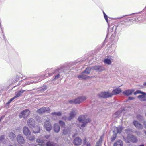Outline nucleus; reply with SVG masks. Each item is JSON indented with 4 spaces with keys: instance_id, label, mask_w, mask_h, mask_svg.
<instances>
[{
    "instance_id": "26",
    "label": "nucleus",
    "mask_w": 146,
    "mask_h": 146,
    "mask_svg": "<svg viewBox=\"0 0 146 146\" xmlns=\"http://www.w3.org/2000/svg\"><path fill=\"white\" fill-rule=\"evenodd\" d=\"M70 128L68 127H65L63 130V133L64 135L67 134L70 132Z\"/></svg>"
},
{
    "instance_id": "12",
    "label": "nucleus",
    "mask_w": 146,
    "mask_h": 146,
    "mask_svg": "<svg viewBox=\"0 0 146 146\" xmlns=\"http://www.w3.org/2000/svg\"><path fill=\"white\" fill-rule=\"evenodd\" d=\"M35 121L33 118H30L28 120V125L30 128H32L34 127L35 125Z\"/></svg>"
},
{
    "instance_id": "6",
    "label": "nucleus",
    "mask_w": 146,
    "mask_h": 146,
    "mask_svg": "<svg viewBox=\"0 0 146 146\" xmlns=\"http://www.w3.org/2000/svg\"><path fill=\"white\" fill-rule=\"evenodd\" d=\"M45 76V75L44 74V73H43L39 76L36 77L35 80H36V81H33V82L29 81L27 83L25 84V85H29L33 83H36L39 82L44 79V77Z\"/></svg>"
},
{
    "instance_id": "42",
    "label": "nucleus",
    "mask_w": 146,
    "mask_h": 146,
    "mask_svg": "<svg viewBox=\"0 0 146 146\" xmlns=\"http://www.w3.org/2000/svg\"><path fill=\"white\" fill-rule=\"evenodd\" d=\"M15 99V98H14V97L11 98L10 100H9L8 102H7V104H9L14 99Z\"/></svg>"
},
{
    "instance_id": "20",
    "label": "nucleus",
    "mask_w": 146,
    "mask_h": 146,
    "mask_svg": "<svg viewBox=\"0 0 146 146\" xmlns=\"http://www.w3.org/2000/svg\"><path fill=\"white\" fill-rule=\"evenodd\" d=\"M133 89H128L123 91V94L126 96H129L131 95L134 91Z\"/></svg>"
},
{
    "instance_id": "46",
    "label": "nucleus",
    "mask_w": 146,
    "mask_h": 146,
    "mask_svg": "<svg viewBox=\"0 0 146 146\" xmlns=\"http://www.w3.org/2000/svg\"><path fill=\"white\" fill-rule=\"evenodd\" d=\"M66 118V117H62V119H65Z\"/></svg>"
},
{
    "instance_id": "33",
    "label": "nucleus",
    "mask_w": 146,
    "mask_h": 146,
    "mask_svg": "<svg viewBox=\"0 0 146 146\" xmlns=\"http://www.w3.org/2000/svg\"><path fill=\"white\" fill-rule=\"evenodd\" d=\"M82 146H91V145L90 143L89 142L86 143V141L85 140L84 141V143Z\"/></svg>"
},
{
    "instance_id": "32",
    "label": "nucleus",
    "mask_w": 146,
    "mask_h": 146,
    "mask_svg": "<svg viewBox=\"0 0 146 146\" xmlns=\"http://www.w3.org/2000/svg\"><path fill=\"white\" fill-rule=\"evenodd\" d=\"M122 111H118L116 112L113 115L115 117H119L120 115V114L122 113Z\"/></svg>"
},
{
    "instance_id": "10",
    "label": "nucleus",
    "mask_w": 146,
    "mask_h": 146,
    "mask_svg": "<svg viewBox=\"0 0 146 146\" xmlns=\"http://www.w3.org/2000/svg\"><path fill=\"white\" fill-rule=\"evenodd\" d=\"M49 120H47L44 123V127L47 131H50L51 130L52 126L49 121Z\"/></svg>"
},
{
    "instance_id": "38",
    "label": "nucleus",
    "mask_w": 146,
    "mask_h": 146,
    "mask_svg": "<svg viewBox=\"0 0 146 146\" xmlns=\"http://www.w3.org/2000/svg\"><path fill=\"white\" fill-rule=\"evenodd\" d=\"M143 92H142L140 90H137L136 92H135L134 93V94L135 95H136L137 94H141Z\"/></svg>"
},
{
    "instance_id": "48",
    "label": "nucleus",
    "mask_w": 146,
    "mask_h": 146,
    "mask_svg": "<svg viewBox=\"0 0 146 146\" xmlns=\"http://www.w3.org/2000/svg\"><path fill=\"white\" fill-rule=\"evenodd\" d=\"M139 146H144V145L143 144H142L141 145H139Z\"/></svg>"
},
{
    "instance_id": "40",
    "label": "nucleus",
    "mask_w": 146,
    "mask_h": 146,
    "mask_svg": "<svg viewBox=\"0 0 146 146\" xmlns=\"http://www.w3.org/2000/svg\"><path fill=\"white\" fill-rule=\"evenodd\" d=\"M103 14H104V17L106 21V22L107 23H108V21L107 15L105 13H104V12H103Z\"/></svg>"
},
{
    "instance_id": "43",
    "label": "nucleus",
    "mask_w": 146,
    "mask_h": 146,
    "mask_svg": "<svg viewBox=\"0 0 146 146\" xmlns=\"http://www.w3.org/2000/svg\"><path fill=\"white\" fill-rule=\"evenodd\" d=\"M135 99V98L131 97H129L128 98V99L130 100H133Z\"/></svg>"
},
{
    "instance_id": "51",
    "label": "nucleus",
    "mask_w": 146,
    "mask_h": 146,
    "mask_svg": "<svg viewBox=\"0 0 146 146\" xmlns=\"http://www.w3.org/2000/svg\"><path fill=\"white\" fill-rule=\"evenodd\" d=\"M145 115H146V113L145 114Z\"/></svg>"
},
{
    "instance_id": "2",
    "label": "nucleus",
    "mask_w": 146,
    "mask_h": 146,
    "mask_svg": "<svg viewBox=\"0 0 146 146\" xmlns=\"http://www.w3.org/2000/svg\"><path fill=\"white\" fill-rule=\"evenodd\" d=\"M78 120L79 122L82 123L80 127V129H82L83 128L85 127L86 123L90 121V119L87 118V115H85L79 116L78 118Z\"/></svg>"
},
{
    "instance_id": "49",
    "label": "nucleus",
    "mask_w": 146,
    "mask_h": 146,
    "mask_svg": "<svg viewBox=\"0 0 146 146\" xmlns=\"http://www.w3.org/2000/svg\"><path fill=\"white\" fill-rule=\"evenodd\" d=\"M144 85H145V86H146V82L144 83Z\"/></svg>"
},
{
    "instance_id": "23",
    "label": "nucleus",
    "mask_w": 146,
    "mask_h": 146,
    "mask_svg": "<svg viewBox=\"0 0 146 146\" xmlns=\"http://www.w3.org/2000/svg\"><path fill=\"white\" fill-rule=\"evenodd\" d=\"M123 143L122 141L119 140L114 143V146H122Z\"/></svg>"
},
{
    "instance_id": "3",
    "label": "nucleus",
    "mask_w": 146,
    "mask_h": 146,
    "mask_svg": "<svg viewBox=\"0 0 146 146\" xmlns=\"http://www.w3.org/2000/svg\"><path fill=\"white\" fill-rule=\"evenodd\" d=\"M23 132L24 134L27 136V138L28 139L31 141H33L34 139V136L31 134L27 127H23Z\"/></svg>"
},
{
    "instance_id": "27",
    "label": "nucleus",
    "mask_w": 146,
    "mask_h": 146,
    "mask_svg": "<svg viewBox=\"0 0 146 146\" xmlns=\"http://www.w3.org/2000/svg\"><path fill=\"white\" fill-rule=\"evenodd\" d=\"M25 90H22L19 91L16 94L15 96L14 97V98H16L19 97L21 94L23 93Z\"/></svg>"
},
{
    "instance_id": "22",
    "label": "nucleus",
    "mask_w": 146,
    "mask_h": 146,
    "mask_svg": "<svg viewBox=\"0 0 146 146\" xmlns=\"http://www.w3.org/2000/svg\"><path fill=\"white\" fill-rule=\"evenodd\" d=\"M8 135L9 138L12 141H13L15 137V135L12 132L9 133Z\"/></svg>"
},
{
    "instance_id": "1",
    "label": "nucleus",
    "mask_w": 146,
    "mask_h": 146,
    "mask_svg": "<svg viewBox=\"0 0 146 146\" xmlns=\"http://www.w3.org/2000/svg\"><path fill=\"white\" fill-rule=\"evenodd\" d=\"M121 90L120 88H117L113 90L111 93L108 92H103L99 93L98 96L99 97L104 98L111 97L113 95H115L120 93Z\"/></svg>"
},
{
    "instance_id": "13",
    "label": "nucleus",
    "mask_w": 146,
    "mask_h": 146,
    "mask_svg": "<svg viewBox=\"0 0 146 146\" xmlns=\"http://www.w3.org/2000/svg\"><path fill=\"white\" fill-rule=\"evenodd\" d=\"M77 112L76 110L75 109L73 110L69 114V116L68 118V119L69 120H71L76 115Z\"/></svg>"
},
{
    "instance_id": "50",
    "label": "nucleus",
    "mask_w": 146,
    "mask_h": 146,
    "mask_svg": "<svg viewBox=\"0 0 146 146\" xmlns=\"http://www.w3.org/2000/svg\"><path fill=\"white\" fill-rule=\"evenodd\" d=\"M45 72H48V70H46Z\"/></svg>"
},
{
    "instance_id": "9",
    "label": "nucleus",
    "mask_w": 146,
    "mask_h": 146,
    "mask_svg": "<svg viewBox=\"0 0 146 146\" xmlns=\"http://www.w3.org/2000/svg\"><path fill=\"white\" fill-rule=\"evenodd\" d=\"M46 111L48 113L50 112V110L49 107H43L37 111V112L39 114L43 113Z\"/></svg>"
},
{
    "instance_id": "36",
    "label": "nucleus",
    "mask_w": 146,
    "mask_h": 146,
    "mask_svg": "<svg viewBox=\"0 0 146 146\" xmlns=\"http://www.w3.org/2000/svg\"><path fill=\"white\" fill-rule=\"evenodd\" d=\"M46 145L47 146H55L53 143L50 141L47 142Z\"/></svg>"
},
{
    "instance_id": "30",
    "label": "nucleus",
    "mask_w": 146,
    "mask_h": 146,
    "mask_svg": "<svg viewBox=\"0 0 146 146\" xmlns=\"http://www.w3.org/2000/svg\"><path fill=\"white\" fill-rule=\"evenodd\" d=\"M33 131L34 133H39L40 131V127L38 126L36 127L35 129L33 130Z\"/></svg>"
},
{
    "instance_id": "5",
    "label": "nucleus",
    "mask_w": 146,
    "mask_h": 146,
    "mask_svg": "<svg viewBox=\"0 0 146 146\" xmlns=\"http://www.w3.org/2000/svg\"><path fill=\"white\" fill-rule=\"evenodd\" d=\"M125 141L127 143L131 142L136 143L137 141V138L134 136L131 135H129L126 138H124Z\"/></svg>"
},
{
    "instance_id": "29",
    "label": "nucleus",
    "mask_w": 146,
    "mask_h": 146,
    "mask_svg": "<svg viewBox=\"0 0 146 146\" xmlns=\"http://www.w3.org/2000/svg\"><path fill=\"white\" fill-rule=\"evenodd\" d=\"M51 115L54 116H60L62 115V113L61 112H53L52 113Z\"/></svg>"
},
{
    "instance_id": "4",
    "label": "nucleus",
    "mask_w": 146,
    "mask_h": 146,
    "mask_svg": "<svg viewBox=\"0 0 146 146\" xmlns=\"http://www.w3.org/2000/svg\"><path fill=\"white\" fill-rule=\"evenodd\" d=\"M86 98V97L85 96L80 97L74 100L69 101V102L71 104L72 103L79 104L85 100Z\"/></svg>"
},
{
    "instance_id": "25",
    "label": "nucleus",
    "mask_w": 146,
    "mask_h": 146,
    "mask_svg": "<svg viewBox=\"0 0 146 146\" xmlns=\"http://www.w3.org/2000/svg\"><path fill=\"white\" fill-rule=\"evenodd\" d=\"M88 77L87 76L84 74H82L78 76V78L80 80L86 79Z\"/></svg>"
},
{
    "instance_id": "31",
    "label": "nucleus",
    "mask_w": 146,
    "mask_h": 146,
    "mask_svg": "<svg viewBox=\"0 0 146 146\" xmlns=\"http://www.w3.org/2000/svg\"><path fill=\"white\" fill-rule=\"evenodd\" d=\"M44 139H41L40 138L36 140V142L39 143L40 145H42V144L44 142Z\"/></svg>"
},
{
    "instance_id": "41",
    "label": "nucleus",
    "mask_w": 146,
    "mask_h": 146,
    "mask_svg": "<svg viewBox=\"0 0 146 146\" xmlns=\"http://www.w3.org/2000/svg\"><path fill=\"white\" fill-rule=\"evenodd\" d=\"M132 131V129H127L126 131V132L127 133H128L129 132L130 133Z\"/></svg>"
},
{
    "instance_id": "24",
    "label": "nucleus",
    "mask_w": 146,
    "mask_h": 146,
    "mask_svg": "<svg viewBox=\"0 0 146 146\" xmlns=\"http://www.w3.org/2000/svg\"><path fill=\"white\" fill-rule=\"evenodd\" d=\"M103 138V136H101L99 141L97 142L96 146H101V143Z\"/></svg>"
},
{
    "instance_id": "37",
    "label": "nucleus",
    "mask_w": 146,
    "mask_h": 146,
    "mask_svg": "<svg viewBox=\"0 0 146 146\" xmlns=\"http://www.w3.org/2000/svg\"><path fill=\"white\" fill-rule=\"evenodd\" d=\"M35 118L36 119L38 122H40L42 121V120L40 117L38 116H36Z\"/></svg>"
},
{
    "instance_id": "17",
    "label": "nucleus",
    "mask_w": 146,
    "mask_h": 146,
    "mask_svg": "<svg viewBox=\"0 0 146 146\" xmlns=\"http://www.w3.org/2000/svg\"><path fill=\"white\" fill-rule=\"evenodd\" d=\"M133 123L136 128L140 129H143V125L140 123H139L138 121H135L133 122Z\"/></svg>"
},
{
    "instance_id": "18",
    "label": "nucleus",
    "mask_w": 146,
    "mask_h": 146,
    "mask_svg": "<svg viewBox=\"0 0 146 146\" xmlns=\"http://www.w3.org/2000/svg\"><path fill=\"white\" fill-rule=\"evenodd\" d=\"M73 143L76 145H80L82 143V140L79 137H77L74 140Z\"/></svg>"
},
{
    "instance_id": "15",
    "label": "nucleus",
    "mask_w": 146,
    "mask_h": 146,
    "mask_svg": "<svg viewBox=\"0 0 146 146\" xmlns=\"http://www.w3.org/2000/svg\"><path fill=\"white\" fill-rule=\"evenodd\" d=\"M109 58L105 59L104 61V62L106 64L110 65L111 64L113 60V57L112 56H110V57H109Z\"/></svg>"
},
{
    "instance_id": "14",
    "label": "nucleus",
    "mask_w": 146,
    "mask_h": 146,
    "mask_svg": "<svg viewBox=\"0 0 146 146\" xmlns=\"http://www.w3.org/2000/svg\"><path fill=\"white\" fill-rule=\"evenodd\" d=\"M16 138L17 141L19 144H23L25 142V140L24 137L20 134L17 135Z\"/></svg>"
},
{
    "instance_id": "7",
    "label": "nucleus",
    "mask_w": 146,
    "mask_h": 146,
    "mask_svg": "<svg viewBox=\"0 0 146 146\" xmlns=\"http://www.w3.org/2000/svg\"><path fill=\"white\" fill-rule=\"evenodd\" d=\"M114 130L113 131V132L115 134H114L113 137L111 138V140L112 141H113L116 137V132H117V133H120L121 132L123 129V128L121 127H114Z\"/></svg>"
},
{
    "instance_id": "16",
    "label": "nucleus",
    "mask_w": 146,
    "mask_h": 146,
    "mask_svg": "<svg viewBox=\"0 0 146 146\" xmlns=\"http://www.w3.org/2000/svg\"><path fill=\"white\" fill-rule=\"evenodd\" d=\"M64 70L63 68H60V69H57L56 70V72H58V74L56 75L54 77H53V80H56L59 78L60 76V74L62 72V71L63 70Z\"/></svg>"
},
{
    "instance_id": "8",
    "label": "nucleus",
    "mask_w": 146,
    "mask_h": 146,
    "mask_svg": "<svg viewBox=\"0 0 146 146\" xmlns=\"http://www.w3.org/2000/svg\"><path fill=\"white\" fill-rule=\"evenodd\" d=\"M30 114V112L29 110H26L22 111L19 115L20 118L23 117L26 118Z\"/></svg>"
},
{
    "instance_id": "28",
    "label": "nucleus",
    "mask_w": 146,
    "mask_h": 146,
    "mask_svg": "<svg viewBox=\"0 0 146 146\" xmlns=\"http://www.w3.org/2000/svg\"><path fill=\"white\" fill-rule=\"evenodd\" d=\"M92 70V68L90 67H88L83 72V73H85L86 74H89L91 71Z\"/></svg>"
},
{
    "instance_id": "47",
    "label": "nucleus",
    "mask_w": 146,
    "mask_h": 146,
    "mask_svg": "<svg viewBox=\"0 0 146 146\" xmlns=\"http://www.w3.org/2000/svg\"><path fill=\"white\" fill-rule=\"evenodd\" d=\"M144 132L145 133V135H146V131L144 130Z\"/></svg>"
},
{
    "instance_id": "39",
    "label": "nucleus",
    "mask_w": 146,
    "mask_h": 146,
    "mask_svg": "<svg viewBox=\"0 0 146 146\" xmlns=\"http://www.w3.org/2000/svg\"><path fill=\"white\" fill-rule=\"evenodd\" d=\"M47 86H44L42 88L41 91L42 92H43L45 91L47 88Z\"/></svg>"
},
{
    "instance_id": "21",
    "label": "nucleus",
    "mask_w": 146,
    "mask_h": 146,
    "mask_svg": "<svg viewBox=\"0 0 146 146\" xmlns=\"http://www.w3.org/2000/svg\"><path fill=\"white\" fill-rule=\"evenodd\" d=\"M54 129L55 132L58 133L60 130V128L58 124H55L54 125Z\"/></svg>"
},
{
    "instance_id": "44",
    "label": "nucleus",
    "mask_w": 146,
    "mask_h": 146,
    "mask_svg": "<svg viewBox=\"0 0 146 146\" xmlns=\"http://www.w3.org/2000/svg\"><path fill=\"white\" fill-rule=\"evenodd\" d=\"M50 135H46L45 136V137L46 138V139H47L50 137Z\"/></svg>"
},
{
    "instance_id": "19",
    "label": "nucleus",
    "mask_w": 146,
    "mask_h": 146,
    "mask_svg": "<svg viewBox=\"0 0 146 146\" xmlns=\"http://www.w3.org/2000/svg\"><path fill=\"white\" fill-rule=\"evenodd\" d=\"M138 97L141 101H145L146 100V93L143 92L141 95H139Z\"/></svg>"
},
{
    "instance_id": "45",
    "label": "nucleus",
    "mask_w": 146,
    "mask_h": 146,
    "mask_svg": "<svg viewBox=\"0 0 146 146\" xmlns=\"http://www.w3.org/2000/svg\"><path fill=\"white\" fill-rule=\"evenodd\" d=\"M143 125H144L146 129V121H145L143 122Z\"/></svg>"
},
{
    "instance_id": "34",
    "label": "nucleus",
    "mask_w": 146,
    "mask_h": 146,
    "mask_svg": "<svg viewBox=\"0 0 146 146\" xmlns=\"http://www.w3.org/2000/svg\"><path fill=\"white\" fill-rule=\"evenodd\" d=\"M59 123L62 127H64L65 125V123L64 122L62 121L61 120H60Z\"/></svg>"
},
{
    "instance_id": "11",
    "label": "nucleus",
    "mask_w": 146,
    "mask_h": 146,
    "mask_svg": "<svg viewBox=\"0 0 146 146\" xmlns=\"http://www.w3.org/2000/svg\"><path fill=\"white\" fill-rule=\"evenodd\" d=\"M92 70H94L99 72H101L105 70L104 67L102 66H96L91 67Z\"/></svg>"
},
{
    "instance_id": "35",
    "label": "nucleus",
    "mask_w": 146,
    "mask_h": 146,
    "mask_svg": "<svg viewBox=\"0 0 146 146\" xmlns=\"http://www.w3.org/2000/svg\"><path fill=\"white\" fill-rule=\"evenodd\" d=\"M137 118L140 121H141L143 119V117L140 115H137Z\"/></svg>"
}]
</instances>
